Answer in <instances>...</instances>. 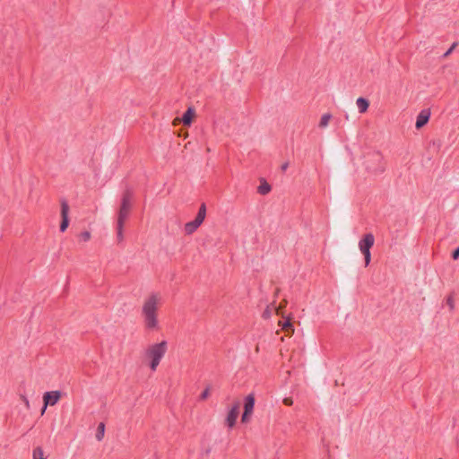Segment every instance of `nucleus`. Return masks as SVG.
Instances as JSON below:
<instances>
[{"mask_svg": "<svg viewBox=\"0 0 459 459\" xmlns=\"http://www.w3.org/2000/svg\"><path fill=\"white\" fill-rule=\"evenodd\" d=\"M282 403L287 405V406H290L293 404V400L291 397H285L283 400H282Z\"/></svg>", "mask_w": 459, "mask_h": 459, "instance_id": "393cba45", "label": "nucleus"}, {"mask_svg": "<svg viewBox=\"0 0 459 459\" xmlns=\"http://www.w3.org/2000/svg\"><path fill=\"white\" fill-rule=\"evenodd\" d=\"M78 238H79L80 241L86 243L91 240V234L90 231L85 230V231L81 232L79 234Z\"/></svg>", "mask_w": 459, "mask_h": 459, "instance_id": "6ab92c4d", "label": "nucleus"}, {"mask_svg": "<svg viewBox=\"0 0 459 459\" xmlns=\"http://www.w3.org/2000/svg\"><path fill=\"white\" fill-rule=\"evenodd\" d=\"M131 207V195L129 193H126L121 200V205L117 216V222L125 224V221L130 213Z\"/></svg>", "mask_w": 459, "mask_h": 459, "instance_id": "20e7f679", "label": "nucleus"}, {"mask_svg": "<svg viewBox=\"0 0 459 459\" xmlns=\"http://www.w3.org/2000/svg\"><path fill=\"white\" fill-rule=\"evenodd\" d=\"M375 243V238L372 233L366 234L359 242V248L364 255L365 265L368 266L371 260L370 248Z\"/></svg>", "mask_w": 459, "mask_h": 459, "instance_id": "7ed1b4c3", "label": "nucleus"}, {"mask_svg": "<svg viewBox=\"0 0 459 459\" xmlns=\"http://www.w3.org/2000/svg\"><path fill=\"white\" fill-rule=\"evenodd\" d=\"M430 117V111L429 109H423L421 110L419 115L417 116L415 127L417 129L422 128L429 120Z\"/></svg>", "mask_w": 459, "mask_h": 459, "instance_id": "6e6552de", "label": "nucleus"}, {"mask_svg": "<svg viewBox=\"0 0 459 459\" xmlns=\"http://www.w3.org/2000/svg\"><path fill=\"white\" fill-rule=\"evenodd\" d=\"M168 351V342L162 341L151 344L145 351V359L148 362V367L152 371H156L161 359L164 358Z\"/></svg>", "mask_w": 459, "mask_h": 459, "instance_id": "f03ea898", "label": "nucleus"}, {"mask_svg": "<svg viewBox=\"0 0 459 459\" xmlns=\"http://www.w3.org/2000/svg\"><path fill=\"white\" fill-rule=\"evenodd\" d=\"M239 408L240 403L238 402H236L230 410L226 419L227 424L230 428H232L235 425L239 413Z\"/></svg>", "mask_w": 459, "mask_h": 459, "instance_id": "0eeeda50", "label": "nucleus"}, {"mask_svg": "<svg viewBox=\"0 0 459 459\" xmlns=\"http://www.w3.org/2000/svg\"><path fill=\"white\" fill-rule=\"evenodd\" d=\"M278 325L281 327L283 331H285L288 334L291 335L294 333V327L290 321V318H288L286 321H279Z\"/></svg>", "mask_w": 459, "mask_h": 459, "instance_id": "f8f14e48", "label": "nucleus"}, {"mask_svg": "<svg viewBox=\"0 0 459 459\" xmlns=\"http://www.w3.org/2000/svg\"><path fill=\"white\" fill-rule=\"evenodd\" d=\"M257 191L261 195H267L271 191V186L264 179H262Z\"/></svg>", "mask_w": 459, "mask_h": 459, "instance_id": "ddd939ff", "label": "nucleus"}, {"mask_svg": "<svg viewBox=\"0 0 459 459\" xmlns=\"http://www.w3.org/2000/svg\"><path fill=\"white\" fill-rule=\"evenodd\" d=\"M459 257V247L454 251L453 258L456 260Z\"/></svg>", "mask_w": 459, "mask_h": 459, "instance_id": "cd10ccee", "label": "nucleus"}, {"mask_svg": "<svg viewBox=\"0 0 459 459\" xmlns=\"http://www.w3.org/2000/svg\"><path fill=\"white\" fill-rule=\"evenodd\" d=\"M161 304L162 296L158 292H152L144 299L142 306V316L146 329H159L158 312Z\"/></svg>", "mask_w": 459, "mask_h": 459, "instance_id": "f257e3e1", "label": "nucleus"}, {"mask_svg": "<svg viewBox=\"0 0 459 459\" xmlns=\"http://www.w3.org/2000/svg\"><path fill=\"white\" fill-rule=\"evenodd\" d=\"M456 47V43H454L451 48L445 53V56H448Z\"/></svg>", "mask_w": 459, "mask_h": 459, "instance_id": "a878e982", "label": "nucleus"}, {"mask_svg": "<svg viewBox=\"0 0 459 459\" xmlns=\"http://www.w3.org/2000/svg\"><path fill=\"white\" fill-rule=\"evenodd\" d=\"M202 224L194 220L185 224L184 230L186 235L193 234Z\"/></svg>", "mask_w": 459, "mask_h": 459, "instance_id": "9d476101", "label": "nucleus"}, {"mask_svg": "<svg viewBox=\"0 0 459 459\" xmlns=\"http://www.w3.org/2000/svg\"><path fill=\"white\" fill-rule=\"evenodd\" d=\"M356 105L359 113H365L369 107V102L365 98L359 97L356 100Z\"/></svg>", "mask_w": 459, "mask_h": 459, "instance_id": "9b49d317", "label": "nucleus"}, {"mask_svg": "<svg viewBox=\"0 0 459 459\" xmlns=\"http://www.w3.org/2000/svg\"><path fill=\"white\" fill-rule=\"evenodd\" d=\"M288 167H289V163H288V162H285V163H283V164L281 165V169H282L283 171H285V170L288 169Z\"/></svg>", "mask_w": 459, "mask_h": 459, "instance_id": "7c9ffc66", "label": "nucleus"}, {"mask_svg": "<svg viewBox=\"0 0 459 459\" xmlns=\"http://www.w3.org/2000/svg\"><path fill=\"white\" fill-rule=\"evenodd\" d=\"M271 315V311L269 309H266L264 313V317L268 318Z\"/></svg>", "mask_w": 459, "mask_h": 459, "instance_id": "c756f323", "label": "nucleus"}, {"mask_svg": "<svg viewBox=\"0 0 459 459\" xmlns=\"http://www.w3.org/2000/svg\"><path fill=\"white\" fill-rule=\"evenodd\" d=\"M446 305L449 307L450 310H453L455 308V300L453 297L449 296L446 299Z\"/></svg>", "mask_w": 459, "mask_h": 459, "instance_id": "b1692460", "label": "nucleus"}, {"mask_svg": "<svg viewBox=\"0 0 459 459\" xmlns=\"http://www.w3.org/2000/svg\"><path fill=\"white\" fill-rule=\"evenodd\" d=\"M367 169L371 173V174H374V175H378V174H382L383 172H385V167L384 165H379L377 168L376 169H372L370 168L369 166L367 167Z\"/></svg>", "mask_w": 459, "mask_h": 459, "instance_id": "a211bd4d", "label": "nucleus"}, {"mask_svg": "<svg viewBox=\"0 0 459 459\" xmlns=\"http://www.w3.org/2000/svg\"><path fill=\"white\" fill-rule=\"evenodd\" d=\"M211 389L210 387L205 388V390L201 394L200 399L206 400L210 396Z\"/></svg>", "mask_w": 459, "mask_h": 459, "instance_id": "5701e85b", "label": "nucleus"}, {"mask_svg": "<svg viewBox=\"0 0 459 459\" xmlns=\"http://www.w3.org/2000/svg\"><path fill=\"white\" fill-rule=\"evenodd\" d=\"M196 117L195 109L193 107H189L181 117L184 126H189Z\"/></svg>", "mask_w": 459, "mask_h": 459, "instance_id": "1a4fd4ad", "label": "nucleus"}, {"mask_svg": "<svg viewBox=\"0 0 459 459\" xmlns=\"http://www.w3.org/2000/svg\"><path fill=\"white\" fill-rule=\"evenodd\" d=\"M180 123H182L181 117H176L172 122L173 126H178Z\"/></svg>", "mask_w": 459, "mask_h": 459, "instance_id": "c85d7f7f", "label": "nucleus"}, {"mask_svg": "<svg viewBox=\"0 0 459 459\" xmlns=\"http://www.w3.org/2000/svg\"><path fill=\"white\" fill-rule=\"evenodd\" d=\"M205 216H206V206L204 204H203L200 206L198 213L195 220L197 221V222H199L200 224H202L205 219Z\"/></svg>", "mask_w": 459, "mask_h": 459, "instance_id": "4468645a", "label": "nucleus"}, {"mask_svg": "<svg viewBox=\"0 0 459 459\" xmlns=\"http://www.w3.org/2000/svg\"><path fill=\"white\" fill-rule=\"evenodd\" d=\"M69 225V218H62V221L60 224V230L62 232L65 231Z\"/></svg>", "mask_w": 459, "mask_h": 459, "instance_id": "4be33fe9", "label": "nucleus"}, {"mask_svg": "<svg viewBox=\"0 0 459 459\" xmlns=\"http://www.w3.org/2000/svg\"><path fill=\"white\" fill-rule=\"evenodd\" d=\"M69 213V205L65 201H62L61 203V217L68 218Z\"/></svg>", "mask_w": 459, "mask_h": 459, "instance_id": "f3484780", "label": "nucleus"}, {"mask_svg": "<svg viewBox=\"0 0 459 459\" xmlns=\"http://www.w3.org/2000/svg\"><path fill=\"white\" fill-rule=\"evenodd\" d=\"M439 459H441V458H439Z\"/></svg>", "mask_w": 459, "mask_h": 459, "instance_id": "72a5a7b5", "label": "nucleus"}, {"mask_svg": "<svg viewBox=\"0 0 459 459\" xmlns=\"http://www.w3.org/2000/svg\"><path fill=\"white\" fill-rule=\"evenodd\" d=\"M105 432V425L104 423H100L98 426L97 433H96V438L100 441L104 437Z\"/></svg>", "mask_w": 459, "mask_h": 459, "instance_id": "aec40b11", "label": "nucleus"}, {"mask_svg": "<svg viewBox=\"0 0 459 459\" xmlns=\"http://www.w3.org/2000/svg\"><path fill=\"white\" fill-rule=\"evenodd\" d=\"M60 398L61 393L59 391L46 392L43 395V403H45V408H47L48 405H55Z\"/></svg>", "mask_w": 459, "mask_h": 459, "instance_id": "423d86ee", "label": "nucleus"}, {"mask_svg": "<svg viewBox=\"0 0 459 459\" xmlns=\"http://www.w3.org/2000/svg\"><path fill=\"white\" fill-rule=\"evenodd\" d=\"M32 459H47L41 446H37L32 450Z\"/></svg>", "mask_w": 459, "mask_h": 459, "instance_id": "2eb2a0df", "label": "nucleus"}, {"mask_svg": "<svg viewBox=\"0 0 459 459\" xmlns=\"http://www.w3.org/2000/svg\"><path fill=\"white\" fill-rule=\"evenodd\" d=\"M21 399L22 400V402L24 403L25 406L27 408H30V403H29V400L24 396V395H22L21 396Z\"/></svg>", "mask_w": 459, "mask_h": 459, "instance_id": "bb28decb", "label": "nucleus"}, {"mask_svg": "<svg viewBox=\"0 0 459 459\" xmlns=\"http://www.w3.org/2000/svg\"><path fill=\"white\" fill-rule=\"evenodd\" d=\"M255 406V395L253 394H249L245 398V404H244V412L241 418V420L243 422H247L249 420L250 416L253 413Z\"/></svg>", "mask_w": 459, "mask_h": 459, "instance_id": "39448f33", "label": "nucleus"}, {"mask_svg": "<svg viewBox=\"0 0 459 459\" xmlns=\"http://www.w3.org/2000/svg\"><path fill=\"white\" fill-rule=\"evenodd\" d=\"M123 229H124V223L117 222V235L118 241H122L124 238Z\"/></svg>", "mask_w": 459, "mask_h": 459, "instance_id": "412c9836", "label": "nucleus"}, {"mask_svg": "<svg viewBox=\"0 0 459 459\" xmlns=\"http://www.w3.org/2000/svg\"><path fill=\"white\" fill-rule=\"evenodd\" d=\"M332 118V116L331 114L329 113H325L324 114L321 118H320V121H319V127L321 128H326L329 125V122Z\"/></svg>", "mask_w": 459, "mask_h": 459, "instance_id": "dca6fc26", "label": "nucleus"}, {"mask_svg": "<svg viewBox=\"0 0 459 459\" xmlns=\"http://www.w3.org/2000/svg\"><path fill=\"white\" fill-rule=\"evenodd\" d=\"M188 136V133H185V137H187Z\"/></svg>", "mask_w": 459, "mask_h": 459, "instance_id": "473e14b6", "label": "nucleus"}, {"mask_svg": "<svg viewBox=\"0 0 459 459\" xmlns=\"http://www.w3.org/2000/svg\"><path fill=\"white\" fill-rule=\"evenodd\" d=\"M46 409H47V408H45V405H44V406H43V408H42V410H41V414H42V415L45 413Z\"/></svg>", "mask_w": 459, "mask_h": 459, "instance_id": "2f4dec72", "label": "nucleus"}]
</instances>
